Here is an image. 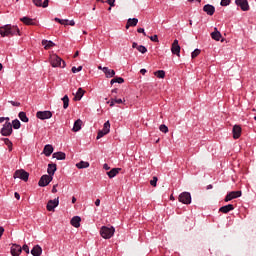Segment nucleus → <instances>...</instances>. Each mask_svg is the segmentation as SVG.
<instances>
[{
    "instance_id": "nucleus-25",
    "label": "nucleus",
    "mask_w": 256,
    "mask_h": 256,
    "mask_svg": "<svg viewBox=\"0 0 256 256\" xmlns=\"http://www.w3.org/2000/svg\"><path fill=\"white\" fill-rule=\"evenodd\" d=\"M83 125V121L81 119H78L74 122V126L72 131H74V133H77V131H81V126Z\"/></svg>"
},
{
    "instance_id": "nucleus-15",
    "label": "nucleus",
    "mask_w": 256,
    "mask_h": 256,
    "mask_svg": "<svg viewBox=\"0 0 256 256\" xmlns=\"http://www.w3.org/2000/svg\"><path fill=\"white\" fill-rule=\"evenodd\" d=\"M203 11L205 13H207V15H214L215 14V6L211 5V4H206L204 7H203Z\"/></svg>"
},
{
    "instance_id": "nucleus-47",
    "label": "nucleus",
    "mask_w": 256,
    "mask_h": 256,
    "mask_svg": "<svg viewBox=\"0 0 256 256\" xmlns=\"http://www.w3.org/2000/svg\"><path fill=\"white\" fill-rule=\"evenodd\" d=\"M149 39L152 40L154 43H159V37L157 35L150 36Z\"/></svg>"
},
{
    "instance_id": "nucleus-21",
    "label": "nucleus",
    "mask_w": 256,
    "mask_h": 256,
    "mask_svg": "<svg viewBox=\"0 0 256 256\" xmlns=\"http://www.w3.org/2000/svg\"><path fill=\"white\" fill-rule=\"evenodd\" d=\"M103 73L108 79H111V77H115V70H111L108 67H103Z\"/></svg>"
},
{
    "instance_id": "nucleus-34",
    "label": "nucleus",
    "mask_w": 256,
    "mask_h": 256,
    "mask_svg": "<svg viewBox=\"0 0 256 256\" xmlns=\"http://www.w3.org/2000/svg\"><path fill=\"white\" fill-rule=\"evenodd\" d=\"M102 131H104L106 134H108L109 131H111V123H109V121H106L104 123Z\"/></svg>"
},
{
    "instance_id": "nucleus-29",
    "label": "nucleus",
    "mask_w": 256,
    "mask_h": 256,
    "mask_svg": "<svg viewBox=\"0 0 256 256\" xmlns=\"http://www.w3.org/2000/svg\"><path fill=\"white\" fill-rule=\"evenodd\" d=\"M211 37L214 41H221V32H219L217 28H214V32L211 33Z\"/></svg>"
},
{
    "instance_id": "nucleus-4",
    "label": "nucleus",
    "mask_w": 256,
    "mask_h": 256,
    "mask_svg": "<svg viewBox=\"0 0 256 256\" xmlns=\"http://www.w3.org/2000/svg\"><path fill=\"white\" fill-rule=\"evenodd\" d=\"M0 133L3 137H10V135L13 134V125L11 122H5L2 129L0 130Z\"/></svg>"
},
{
    "instance_id": "nucleus-24",
    "label": "nucleus",
    "mask_w": 256,
    "mask_h": 256,
    "mask_svg": "<svg viewBox=\"0 0 256 256\" xmlns=\"http://www.w3.org/2000/svg\"><path fill=\"white\" fill-rule=\"evenodd\" d=\"M120 171L121 168H113L112 170L107 172V175L110 179H113V177H117V175H119Z\"/></svg>"
},
{
    "instance_id": "nucleus-38",
    "label": "nucleus",
    "mask_w": 256,
    "mask_h": 256,
    "mask_svg": "<svg viewBox=\"0 0 256 256\" xmlns=\"http://www.w3.org/2000/svg\"><path fill=\"white\" fill-rule=\"evenodd\" d=\"M12 126L14 129H21V122L18 119L12 121Z\"/></svg>"
},
{
    "instance_id": "nucleus-48",
    "label": "nucleus",
    "mask_w": 256,
    "mask_h": 256,
    "mask_svg": "<svg viewBox=\"0 0 256 256\" xmlns=\"http://www.w3.org/2000/svg\"><path fill=\"white\" fill-rule=\"evenodd\" d=\"M22 251H25V253L29 254V246L27 244H24L22 247H21Z\"/></svg>"
},
{
    "instance_id": "nucleus-64",
    "label": "nucleus",
    "mask_w": 256,
    "mask_h": 256,
    "mask_svg": "<svg viewBox=\"0 0 256 256\" xmlns=\"http://www.w3.org/2000/svg\"><path fill=\"white\" fill-rule=\"evenodd\" d=\"M5 121V117H0V123H3Z\"/></svg>"
},
{
    "instance_id": "nucleus-43",
    "label": "nucleus",
    "mask_w": 256,
    "mask_h": 256,
    "mask_svg": "<svg viewBox=\"0 0 256 256\" xmlns=\"http://www.w3.org/2000/svg\"><path fill=\"white\" fill-rule=\"evenodd\" d=\"M157 181H159V179L157 178V176H154L150 181V185H152V187H157Z\"/></svg>"
},
{
    "instance_id": "nucleus-16",
    "label": "nucleus",
    "mask_w": 256,
    "mask_h": 256,
    "mask_svg": "<svg viewBox=\"0 0 256 256\" xmlns=\"http://www.w3.org/2000/svg\"><path fill=\"white\" fill-rule=\"evenodd\" d=\"M71 226L72 227H75L76 229H79V227H81V217L79 216H74L72 219H71Z\"/></svg>"
},
{
    "instance_id": "nucleus-26",
    "label": "nucleus",
    "mask_w": 256,
    "mask_h": 256,
    "mask_svg": "<svg viewBox=\"0 0 256 256\" xmlns=\"http://www.w3.org/2000/svg\"><path fill=\"white\" fill-rule=\"evenodd\" d=\"M67 155L64 152H55L53 154V158L57 159L58 161H65Z\"/></svg>"
},
{
    "instance_id": "nucleus-42",
    "label": "nucleus",
    "mask_w": 256,
    "mask_h": 256,
    "mask_svg": "<svg viewBox=\"0 0 256 256\" xmlns=\"http://www.w3.org/2000/svg\"><path fill=\"white\" fill-rule=\"evenodd\" d=\"M200 54H201V50L195 49V50L192 52L191 57H192V59H195L196 57H199Z\"/></svg>"
},
{
    "instance_id": "nucleus-12",
    "label": "nucleus",
    "mask_w": 256,
    "mask_h": 256,
    "mask_svg": "<svg viewBox=\"0 0 256 256\" xmlns=\"http://www.w3.org/2000/svg\"><path fill=\"white\" fill-rule=\"evenodd\" d=\"M10 253L12 256H14V255L19 256V255H21V253H23V248H21V245H19V244H12Z\"/></svg>"
},
{
    "instance_id": "nucleus-35",
    "label": "nucleus",
    "mask_w": 256,
    "mask_h": 256,
    "mask_svg": "<svg viewBox=\"0 0 256 256\" xmlns=\"http://www.w3.org/2000/svg\"><path fill=\"white\" fill-rule=\"evenodd\" d=\"M63 101V109H67L69 107V96L65 95L62 98Z\"/></svg>"
},
{
    "instance_id": "nucleus-19",
    "label": "nucleus",
    "mask_w": 256,
    "mask_h": 256,
    "mask_svg": "<svg viewBox=\"0 0 256 256\" xmlns=\"http://www.w3.org/2000/svg\"><path fill=\"white\" fill-rule=\"evenodd\" d=\"M55 171H57V164H49L47 169L48 176L53 177Z\"/></svg>"
},
{
    "instance_id": "nucleus-62",
    "label": "nucleus",
    "mask_w": 256,
    "mask_h": 256,
    "mask_svg": "<svg viewBox=\"0 0 256 256\" xmlns=\"http://www.w3.org/2000/svg\"><path fill=\"white\" fill-rule=\"evenodd\" d=\"M72 203H77V198H75V196L72 197Z\"/></svg>"
},
{
    "instance_id": "nucleus-39",
    "label": "nucleus",
    "mask_w": 256,
    "mask_h": 256,
    "mask_svg": "<svg viewBox=\"0 0 256 256\" xmlns=\"http://www.w3.org/2000/svg\"><path fill=\"white\" fill-rule=\"evenodd\" d=\"M159 130H160L162 133H169V128H168L167 125H165V124H161L160 127H159Z\"/></svg>"
},
{
    "instance_id": "nucleus-52",
    "label": "nucleus",
    "mask_w": 256,
    "mask_h": 256,
    "mask_svg": "<svg viewBox=\"0 0 256 256\" xmlns=\"http://www.w3.org/2000/svg\"><path fill=\"white\" fill-rule=\"evenodd\" d=\"M3 233H5V228L3 226H0V239L3 237Z\"/></svg>"
},
{
    "instance_id": "nucleus-5",
    "label": "nucleus",
    "mask_w": 256,
    "mask_h": 256,
    "mask_svg": "<svg viewBox=\"0 0 256 256\" xmlns=\"http://www.w3.org/2000/svg\"><path fill=\"white\" fill-rule=\"evenodd\" d=\"M14 179H22V181H29V173L23 169L16 170L13 175Z\"/></svg>"
},
{
    "instance_id": "nucleus-27",
    "label": "nucleus",
    "mask_w": 256,
    "mask_h": 256,
    "mask_svg": "<svg viewBox=\"0 0 256 256\" xmlns=\"http://www.w3.org/2000/svg\"><path fill=\"white\" fill-rule=\"evenodd\" d=\"M233 209H235V206L228 204L226 206H222L219 211L220 213H229V211H233Z\"/></svg>"
},
{
    "instance_id": "nucleus-44",
    "label": "nucleus",
    "mask_w": 256,
    "mask_h": 256,
    "mask_svg": "<svg viewBox=\"0 0 256 256\" xmlns=\"http://www.w3.org/2000/svg\"><path fill=\"white\" fill-rule=\"evenodd\" d=\"M231 3V0H221L220 5L222 7H227Z\"/></svg>"
},
{
    "instance_id": "nucleus-37",
    "label": "nucleus",
    "mask_w": 256,
    "mask_h": 256,
    "mask_svg": "<svg viewBox=\"0 0 256 256\" xmlns=\"http://www.w3.org/2000/svg\"><path fill=\"white\" fill-rule=\"evenodd\" d=\"M111 85H114V83H125V79L121 77H116L110 81Z\"/></svg>"
},
{
    "instance_id": "nucleus-8",
    "label": "nucleus",
    "mask_w": 256,
    "mask_h": 256,
    "mask_svg": "<svg viewBox=\"0 0 256 256\" xmlns=\"http://www.w3.org/2000/svg\"><path fill=\"white\" fill-rule=\"evenodd\" d=\"M37 119H41V121H45V119H51L53 117V112L51 111H38L36 113Z\"/></svg>"
},
{
    "instance_id": "nucleus-23",
    "label": "nucleus",
    "mask_w": 256,
    "mask_h": 256,
    "mask_svg": "<svg viewBox=\"0 0 256 256\" xmlns=\"http://www.w3.org/2000/svg\"><path fill=\"white\" fill-rule=\"evenodd\" d=\"M83 95H85V90H83V88H79L74 96V101H81V99H83Z\"/></svg>"
},
{
    "instance_id": "nucleus-51",
    "label": "nucleus",
    "mask_w": 256,
    "mask_h": 256,
    "mask_svg": "<svg viewBox=\"0 0 256 256\" xmlns=\"http://www.w3.org/2000/svg\"><path fill=\"white\" fill-rule=\"evenodd\" d=\"M106 3H108L110 7H115V0H107Z\"/></svg>"
},
{
    "instance_id": "nucleus-22",
    "label": "nucleus",
    "mask_w": 256,
    "mask_h": 256,
    "mask_svg": "<svg viewBox=\"0 0 256 256\" xmlns=\"http://www.w3.org/2000/svg\"><path fill=\"white\" fill-rule=\"evenodd\" d=\"M43 153L46 157H51V154L53 153V146L51 144H47L43 149Z\"/></svg>"
},
{
    "instance_id": "nucleus-49",
    "label": "nucleus",
    "mask_w": 256,
    "mask_h": 256,
    "mask_svg": "<svg viewBox=\"0 0 256 256\" xmlns=\"http://www.w3.org/2000/svg\"><path fill=\"white\" fill-rule=\"evenodd\" d=\"M137 32H138V33H142V34L144 35V37H147V33H145V29H143V28H138V29H137Z\"/></svg>"
},
{
    "instance_id": "nucleus-61",
    "label": "nucleus",
    "mask_w": 256,
    "mask_h": 256,
    "mask_svg": "<svg viewBox=\"0 0 256 256\" xmlns=\"http://www.w3.org/2000/svg\"><path fill=\"white\" fill-rule=\"evenodd\" d=\"M68 25H71V27H74L75 21L71 20V21L68 23Z\"/></svg>"
},
{
    "instance_id": "nucleus-11",
    "label": "nucleus",
    "mask_w": 256,
    "mask_h": 256,
    "mask_svg": "<svg viewBox=\"0 0 256 256\" xmlns=\"http://www.w3.org/2000/svg\"><path fill=\"white\" fill-rule=\"evenodd\" d=\"M171 52L173 53V55H177V57H179L181 53V46H179V40H174V42L172 43Z\"/></svg>"
},
{
    "instance_id": "nucleus-58",
    "label": "nucleus",
    "mask_w": 256,
    "mask_h": 256,
    "mask_svg": "<svg viewBox=\"0 0 256 256\" xmlns=\"http://www.w3.org/2000/svg\"><path fill=\"white\" fill-rule=\"evenodd\" d=\"M52 193H57V185H54L52 188Z\"/></svg>"
},
{
    "instance_id": "nucleus-28",
    "label": "nucleus",
    "mask_w": 256,
    "mask_h": 256,
    "mask_svg": "<svg viewBox=\"0 0 256 256\" xmlns=\"http://www.w3.org/2000/svg\"><path fill=\"white\" fill-rule=\"evenodd\" d=\"M42 45L44 46V49L48 51V49H51L52 47H55V44L51 40H42Z\"/></svg>"
},
{
    "instance_id": "nucleus-31",
    "label": "nucleus",
    "mask_w": 256,
    "mask_h": 256,
    "mask_svg": "<svg viewBox=\"0 0 256 256\" xmlns=\"http://www.w3.org/2000/svg\"><path fill=\"white\" fill-rule=\"evenodd\" d=\"M19 119L23 122V123H29V118L27 117V113L25 112H20L18 114Z\"/></svg>"
},
{
    "instance_id": "nucleus-9",
    "label": "nucleus",
    "mask_w": 256,
    "mask_h": 256,
    "mask_svg": "<svg viewBox=\"0 0 256 256\" xmlns=\"http://www.w3.org/2000/svg\"><path fill=\"white\" fill-rule=\"evenodd\" d=\"M55 207H59V197L54 200H49L46 209L47 211H55Z\"/></svg>"
},
{
    "instance_id": "nucleus-40",
    "label": "nucleus",
    "mask_w": 256,
    "mask_h": 256,
    "mask_svg": "<svg viewBox=\"0 0 256 256\" xmlns=\"http://www.w3.org/2000/svg\"><path fill=\"white\" fill-rule=\"evenodd\" d=\"M137 51H139V53L145 54L147 53V47L140 45L137 47Z\"/></svg>"
},
{
    "instance_id": "nucleus-18",
    "label": "nucleus",
    "mask_w": 256,
    "mask_h": 256,
    "mask_svg": "<svg viewBox=\"0 0 256 256\" xmlns=\"http://www.w3.org/2000/svg\"><path fill=\"white\" fill-rule=\"evenodd\" d=\"M138 23H139V19L129 18L126 23V29H129V27H137Z\"/></svg>"
},
{
    "instance_id": "nucleus-10",
    "label": "nucleus",
    "mask_w": 256,
    "mask_h": 256,
    "mask_svg": "<svg viewBox=\"0 0 256 256\" xmlns=\"http://www.w3.org/2000/svg\"><path fill=\"white\" fill-rule=\"evenodd\" d=\"M238 197H241V191H232L226 195L224 201L227 203L232 201V199H237Z\"/></svg>"
},
{
    "instance_id": "nucleus-17",
    "label": "nucleus",
    "mask_w": 256,
    "mask_h": 256,
    "mask_svg": "<svg viewBox=\"0 0 256 256\" xmlns=\"http://www.w3.org/2000/svg\"><path fill=\"white\" fill-rule=\"evenodd\" d=\"M36 7H43L44 9L49 7V0H32Z\"/></svg>"
},
{
    "instance_id": "nucleus-57",
    "label": "nucleus",
    "mask_w": 256,
    "mask_h": 256,
    "mask_svg": "<svg viewBox=\"0 0 256 256\" xmlns=\"http://www.w3.org/2000/svg\"><path fill=\"white\" fill-rule=\"evenodd\" d=\"M95 205H96V207H99V205H101V200L100 199H96Z\"/></svg>"
},
{
    "instance_id": "nucleus-3",
    "label": "nucleus",
    "mask_w": 256,
    "mask_h": 256,
    "mask_svg": "<svg viewBox=\"0 0 256 256\" xmlns=\"http://www.w3.org/2000/svg\"><path fill=\"white\" fill-rule=\"evenodd\" d=\"M50 63L52 67H62L65 68V61L61 59L57 54L50 55Z\"/></svg>"
},
{
    "instance_id": "nucleus-55",
    "label": "nucleus",
    "mask_w": 256,
    "mask_h": 256,
    "mask_svg": "<svg viewBox=\"0 0 256 256\" xmlns=\"http://www.w3.org/2000/svg\"><path fill=\"white\" fill-rule=\"evenodd\" d=\"M107 103H110V107L115 106V100L114 99H111V101H108Z\"/></svg>"
},
{
    "instance_id": "nucleus-14",
    "label": "nucleus",
    "mask_w": 256,
    "mask_h": 256,
    "mask_svg": "<svg viewBox=\"0 0 256 256\" xmlns=\"http://www.w3.org/2000/svg\"><path fill=\"white\" fill-rule=\"evenodd\" d=\"M241 131L242 129L240 125H234L232 129L233 139H239V137H241Z\"/></svg>"
},
{
    "instance_id": "nucleus-30",
    "label": "nucleus",
    "mask_w": 256,
    "mask_h": 256,
    "mask_svg": "<svg viewBox=\"0 0 256 256\" xmlns=\"http://www.w3.org/2000/svg\"><path fill=\"white\" fill-rule=\"evenodd\" d=\"M20 21H22V23H24L25 25H37V23H35L33 19L29 17H22Z\"/></svg>"
},
{
    "instance_id": "nucleus-56",
    "label": "nucleus",
    "mask_w": 256,
    "mask_h": 256,
    "mask_svg": "<svg viewBox=\"0 0 256 256\" xmlns=\"http://www.w3.org/2000/svg\"><path fill=\"white\" fill-rule=\"evenodd\" d=\"M103 169H105L106 171H109L111 169V167H109L108 164H104Z\"/></svg>"
},
{
    "instance_id": "nucleus-63",
    "label": "nucleus",
    "mask_w": 256,
    "mask_h": 256,
    "mask_svg": "<svg viewBox=\"0 0 256 256\" xmlns=\"http://www.w3.org/2000/svg\"><path fill=\"white\" fill-rule=\"evenodd\" d=\"M79 57V51H76V53L74 54V58Z\"/></svg>"
},
{
    "instance_id": "nucleus-41",
    "label": "nucleus",
    "mask_w": 256,
    "mask_h": 256,
    "mask_svg": "<svg viewBox=\"0 0 256 256\" xmlns=\"http://www.w3.org/2000/svg\"><path fill=\"white\" fill-rule=\"evenodd\" d=\"M54 21L60 23V25H69V20H61L59 18H55Z\"/></svg>"
},
{
    "instance_id": "nucleus-50",
    "label": "nucleus",
    "mask_w": 256,
    "mask_h": 256,
    "mask_svg": "<svg viewBox=\"0 0 256 256\" xmlns=\"http://www.w3.org/2000/svg\"><path fill=\"white\" fill-rule=\"evenodd\" d=\"M10 103H11V105H13V107H21L20 102L10 101Z\"/></svg>"
},
{
    "instance_id": "nucleus-45",
    "label": "nucleus",
    "mask_w": 256,
    "mask_h": 256,
    "mask_svg": "<svg viewBox=\"0 0 256 256\" xmlns=\"http://www.w3.org/2000/svg\"><path fill=\"white\" fill-rule=\"evenodd\" d=\"M83 70V66L77 67H72V73H79V71Z\"/></svg>"
},
{
    "instance_id": "nucleus-46",
    "label": "nucleus",
    "mask_w": 256,
    "mask_h": 256,
    "mask_svg": "<svg viewBox=\"0 0 256 256\" xmlns=\"http://www.w3.org/2000/svg\"><path fill=\"white\" fill-rule=\"evenodd\" d=\"M105 135H107V133H105L103 130H100L98 132V135H97L96 139H101V137H105Z\"/></svg>"
},
{
    "instance_id": "nucleus-7",
    "label": "nucleus",
    "mask_w": 256,
    "mask_h": 256,
    "mask_svg": "<svg viewBox=\"0 0 256 256\" xmlns=\"http://www.w3.org/2000/svg\"><path fill=\"white\" fill-rule=\"evenodd\" d=\"M53 181V176H49V175H43L39 182L38 185L39 187H47V185H49V183H51Z\"/></svg>"
},
{
    "instance_id": "nucleus-1",
    "label": "nucleus",
    "mask_w": 256,
    "mask_h": 256,
    "mask_svg": "<svg viewBox=\"0 0 256 256\" xmlns=\"http://www.w3.org/2000/svg\"><path fill=\"white\" fill-rule=\"evenodd\" d=\"M1 37H13V35H19V27L11 24H6L0 27Z\"/></svg>"
},
{
    "instance_id": "nucleus-33",
    "label": "nucleus",
    "mask_w": 256,
    "mask_h": 256,
    "mask_svg": "<svg viewBox=\"0 0 256 256\" xmlns=\"http://www.w3.org/2000/svg\"><path fill=\"white\" fill-rule=\"evenodd\" d=\"M5 145H7L9 151H13V142L9 138H3Z\"/></svg>"
},
{
    "instance_id": "nucleus-20",
    "label": "nucleus",
    "mask_w": 256,
    "mask_h": 256,
    "mask_svg": "<svg viewBox=\"0 0 256 256\" xmlns=\"http://www.w3.org/2000/svg\"><path fill=\"white\" fill-rule=\"evenodd\" d=\"M41 253H43V249L39 245L34 246L31 250V255L33 256H41Z\"/></svg>"
},
{
    "instance_id": "nucleus-13",
    "label": "nucleus",
    "mask_w": 256,
    "mask_h": 256,
    "mask_svg": "<svg viewBox=\"0 0 256 256\" xmlns=\"http://www.w3.org/2000/svg\"><path fill=\"white\" fill-rule=\"evenodd\" d=\"M235 3L243 11H249V2L247 0H235Z\"/></svg>"
},
{
    "instance_id": "nucleus-59",
    "label": "nucleus",
    "mask_w": 256,
    "mask_h": 256,
    "mask_svg": "<svg viewBox=\"0 0 256 256\" xmlns=\"http://www.w3.org/2000/svg\"><path fill=\"white\" fill-rule=\"evenodd\" d=\"M137 47H139L138 44H137L136 42H133V43H132V48H133V49H137Z\"/></svg>"
},
{
    "instance_id": "nucleus-53",
    "label": "nucleus",
    "mask_w": 256,
    "mask_h": 256,
    "mask_svg": "<svg viewBox=\"0 0 256 256\" xmlns=\"http://www.w3.org/2000/svg\"><path fill=\"white\" fill-rule=\"evenodd\" d=\"M114 103L121 105V103H123V100L122 99H114Z\"/></svg>"
},
{
    "instance_id": "nucleus-60",
    "label": "nucleus",
    "mask_w": 256,
    "mask_h": 256,
    "mask_svg": "<svg viewBox=\"0 0 256 256\" xmlns=\"http://www.w3.org/2000/svg\"><path fill=\"white\" fill-rule=\"evenodd\" d=\"M140 73H141L142 75H145V74L147 73V70H146V69H141V70H140Z\"/></svg>"
},
{
    "instance_id": "nucleus-32",
    "label": "nucleus",
    "mask_w": 256,
    "mask_h": 256,
    "mask_svg": "<svg viewBox=\"0 0 256 256\" xmlns=\"http://www.w3.org/2000/svg\"><path fill=\"white\" fill-rule=\"evenodd\" d=\"M77 169H87L89 167V162L80 161L76 164Z\"/></svg>"
},
{
    "instance_id": "nucleus-54",
    "label": "nucleus",
    "mask_w": 256,
    "mask_h": 256,
    "mask_svg": "<svg viewBox=\"0 0 256 256\" xmlns=\"http://www.w3.org/2000/svg\"><path fill=\"white\" fill-rule=\"evenodd\" d=\"M15 199H17L19 201V199H21V195H19L18 192L14 193Z\"/></svg>"
},
{
    "instance_id": "nucleus-36",
    "label": "nucleus",
    "mask_w": 256,
    "mask_h": 256,
    "mask_svg": "<svg viewBox=\"0 0 256 256\" xmlns=\"http://www.w3.org/2000/svg\"><path fill=\"white\" fill-rule=\"evenodd\" d=\"M154 75L158 77V79H165V72L163 70H158L154 72Z\"/></svg>"
},
{
    "instance_id": "nucleus-6",
    "label": "nucleus",
    "mask_w": 256,
    "mask_h": 256,
    "mask_svg": "<svg viewBox=\"0 0 256 256\" xmlns=\"http://www.w3.org/2000/svg\"><path fill=\"white\" fill-rule=\"evenodd\" d=\"M178 200L180 201V203H183L184 205H191V193L182 192L179 195Z\"/></svg>"
},
{
    "instance_id": "nucleus-2",
    "label": "nucleus",
    "mask_w": 256,
    "mask_h": 256,
    "mask_svg": "<svg viewBox=\"0 0 256 256\" xmlns=\"http://www.w3.org/2000/svg\"><path fill=\"white\" fill-rule=\"evenodd\" d=\"M100 235L103 237V239H111V237L115 235V228L113 226H102L100 229Z\"/></svg>"
}]
</instances>
